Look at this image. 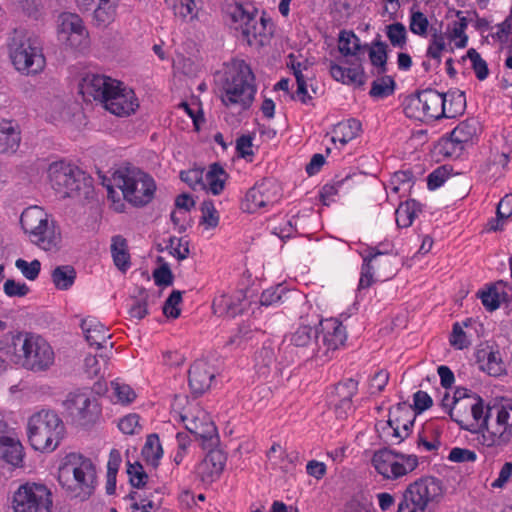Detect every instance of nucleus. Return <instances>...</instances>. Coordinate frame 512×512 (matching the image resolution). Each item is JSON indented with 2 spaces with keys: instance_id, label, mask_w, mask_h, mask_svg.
<instances>
[{
  "instance_id": "nucleus-1",
  "label": "nucleus",
  "mask_w": 512,
  "mask_h": 512,
  "mask_svg": "<svg viewBox=\"0 0 512 512\" xmlns=\"http://www.w3.org/2000/svg\"><path fill=\"white\" fill-rule=\"evenodd\" d=\"M96 467L92 460L80 453H69L58 469V481L72 498L87 500L96 487Z\"/></svg>"
},
{
  "instance_id": "nucleus-2",
  "label": "nucleus",
  "mask_w": 512,
  "mask_h": 512,
  "mask_svg": "<svg viewBox=\"0 0 512 512\" xmlns=\"http://www.w3.org/2000/svg\"><path fill=\"white\" fill-rule=\"evenodd\" d=\"M15 363L33 373L49 371L55 364V352L42 336L30 332L12 335Z\"/></svg>"
},
{
  "instance_id": "nucleus-3",
  "label": "nucleus",
  "mask_w": 512,
  "mask_h": 512,
  "mask_svg": "<svg viewBox=\"0 0 512 512\" xmlns=\"http://www.w3.org/2000/svg\"><path fill=\"white\" fill-rule=\"evenodd\" d=\"M231 21V27L241 33L243 40L249 45H265L273 34V23L263 15L258 16V11L252 5L234 3L226 10Z\"/></svg>"
},
{
  "instance_id": "nucleus-4",
  "label": "nucleus",
  "mask_w": 512,
  "mask_h": 512,
  "mask_svg": "<svg viewBox=\"0 0 512 512\" xmlns=\"http://www.w3.org/2000/svg\"><path fill=\"white\" fill-rule=\"evenodd\" d=\"M65 435V425L53 410L34 413L27 423V437L31 447L41 452L54 451Z\"/></svg>"
},
{
  "instance_id": "nucleus-5",
  "label": "nucleus",
  "mask_w": 512,
  "mask_h": 512,
  "mask_svg": "<svg viewBox=\"0 0 512 512\" xmlns=\"http://www.w3.org/2000/svg\"><path fill=\"white\" fill-rule=\"evenodd\" d=\"M255 77L243 60L233 63L222 86L221 101L226 107H250L256 93Z\"/></svg>"
},
{
  "instance_id": "nucleus-6",
  "label": "nucleus",
  "mask_w": 512,
  "mask_h": 512,
  "mask_svg": "<svg viewBox=\"0 0 512 512\" xmlns=\"http://www.w3.org/2000/svg\"><path fill=\"white\" fill-rule=\"evenodd\" d=\"M9 56L15 69L25 75H35L45 67L41 42L28 32L15 30L8 44Z\"/></svg>"
},
{
  "instance_id": "nucleus-7",
  "label": "nucleus",
  "mask_w": 512,
  "mask_h": 512,
  "mask_svg": "<svg viewBox=\"0 0 512 512\" xmlns=\"http://www.w3.org/2000/svg\"><path fill=\"white\" fill-rule=\"evenodd\" d=\"M20 224L30 241L45 251H56L60 247L61 234L49 215L39 206L26 208Z\"/></svg>"
},
{
  "instance_id": "nucleus-8",
  "label": "nucleus",
  "mask_w": 512,
  "mask_h": 512,
  "mask_svg": "<svg viewBox=\"0 0 512 512\" xmlns=\"http://www.w3.org/2000/svg\"><path fill=\"white\" fill-rule=\"evenodd\" d=\"M51 187L62 198L87 195L91 189V178L77 166L65 161L53 162L48 167Z\"/></svg>"
},
{
  "instance_id": "nucleus-9",
  "label": "nucleus",
  "mask_w": 512,
  "mask_h": 512,
  "mask_svg": "<svg viewBox=\"0 0 512 512\" xmlns=\"http://www.w3.org/2000/svg\"><path fill=\"white\" fill-rule=\"evenodd\" d=\"M442 483L435 477H422L410 483L403 493L397 512H426L430 504L439 502Z\"/></svg>"
},
{
  "instance_id": "nucleus-10",
  "label": "nucleus",
  "mask_w": 512,
  "mask_h": 512,
  "mask_svg": "<svg viewBox=\"0 0 512 512\" xmlns=\"http://www.w3.org/2000/svg\"><path fill=\"white\" fill-rule=\"evenodd\" d=\"M113 180L121 189L124 199L134 206H145L154 197L156 184L153 178L143 171H118L114 174Z\"/></svg>"
},
{
  "instance_id": "nucleus-11",
  "label": "nucleus",
  "mask_w": 512,
  "mask_h": 512,
  "mask_svg": "<svg viewBox=\"0 0 512 512\" xmlns=\"http://www.w3.org/2000/svg\"><path fill=\"white\" fill-rule=\"evenodd\" d=\"M418 457L403 454L388 448L376 451L372 457L375 470L388 480H396L414 471L418 466Z\"/></svg>"
},
{
  "instance_id": "nucleus-12",
  "label": "nucleus",
  "mask_w": 512,
  "mask_h": 512,
  "mask_svg": "<svg viewBox=\"0 0 512 512\" xmlns=\"http://www.w3.org/2000/svg\"><path fill=\"white\" fill-rule=\"evenodd\" d=\"M64 405L73 421L83 427L95 424L101 415L98 399L88 389L69 393Z\"/></svg>"
},
{
  "instance_id": "nucleus-13",
  "label": "nucleus",
  "mask_w": 512,
  "mask_h": 512,
  "mask_svg": "<svg viewBox=\"0 0 512 512\" xmlns=\"http://www.w3.org/2000/svg\"><path fill=\"white\" fill-rule=\"evenodd\" d=\"M415 418L412 405L402 402L390 410V417L385 423L380 422L376 427L378 430L381 429L382 437L386 442L401 443L410 435Z\"/></svg>"
},
{
  "instance_id": "nucleus-14",
  "label": "nucleus",
  "mask_w": 512,
  "mask_h": 512,
  "mask_svg": "<svg viewBox=\"0 0 512 512\" xmlns=\"http://www.w3.org/2000/svg\"><path fill=\"white\" fill-rule=\"evenodd\" d=\"M51 492L42 484H25L13 497L14 512H50Z\"/></svg>"
},
{
  "instance_id": "nucleus-15",
  "label": "nucleus",
  "mask_w": 512,
  "mask_h": 512,
  "mask_svg": "<svg viewBox=\"0 0 512 512\" xmlns=\"http://www.w3.org/2000/svg\"><path fill=\"white\" fill-rule=\"evenodd\" d=\"M496 423L489 434H483L482 444L487 447L506 446L512 440V401L505 400L493 405Z\"/></svg>"
},
{
  "instance_id": "nucleus-16",
  "label": "nucleus",
  "mask_w": 512,
  "mask_h": 512,
  "mask_svg": "<svg viewBox=\"0 0 512 512\" xmlns=\"http://www.w3.org/2000/svg\"><path fill=\"white\" fill-rule=\"evenodd\" d=\"M293 351L303 360H320V336L317 327L301 325L289 338Z\"/></svg>"
},
{
  "instance_id": "nucleus-17",
  "label": "nucleus",
  "mask_w": 512,
  "mask_h": 512,
  "mask_svg": "<svg viewBox=\"0 0 512 512\" xmlns=\"http://www.w3.org/2000/svg\"><path fill=\"white\" fill-rule=\"evenodd\" d=\"M181 418L185 428L195 435L203 449L218 447L220 439L217 428L206 412L198 411L196 415H183Z\"/></svg>"
},
{
  "instance_id": "nucleus-18",
  "label": "nucleus",
  "mask_w": 512,
  "mask_h": 512,
  "mask_svg": "<svg viewBox=\"0 0 512 512\" xmlns=\"http://www.w3.org/2000/svg\"><path fill=\"white\" fill-rule=\"evenodd\" d=\"M119 84L120 81L105 75L87 74L82 79L79 90L87 100L92 98L105 107Z\"/></svg>"
},
{
  "instance_id": "nucleus-19",
  "label": "nucleus",
  "mask_w": 512,
  "mask_h": 512,
  "mask_svg": "<svg viewBox=\"0 0 512 512\" xmlns=\"http://www.w3.org/2000/svg\"><path fill=\"white\" fill-rule=\"evenodd\" d=\"M320 361H327L331 354L344 345L347 339L345 327L335 318L319 321Z\"/></svg>"
},
{
  "instance_id": "nucleus-20",
  "label": "nucleus",
  "mask_w": 512,
  "mask_h": 512,
  "mask_svg": "<svg viewBox=\"0 0 512 512\" xmlns=\"http://www.w3.org/2000/svg\"><path fill=\"white\" fill-rule=\"evenodd\" d=\"M280 198L279 187L272 179H264L250 188L242 204L243 210L254 213L276 203Z\"/></svg>"
},
{
  "instance_id": "nucleus-21",
  "label": "nucleus",
  "mask_w": 512,
  "mask_h": 512,
  "mask_svg": "<svg viewBox=\"0 0 512 512\" xmlns=\"http://www.w3.org/2000/svg\"><path fill=\"white\" fill-rule=\"evenodd\" d=\"M58 36L75 49L85 48L88 44V32L76 14L63 13L59 16Z\"/></svg>"
},
{
  "instance_id": "nucleus-22",
  "label": "nucleus",
  "mask_w": 512,
  "mask_h": 512,
  "mask_svg": "<svg viewBox=\"0 0 512 512\" xmlns=\"http://www.w3.org/2000/svg\"><path fill=\"white\" fill-rule=\"evenodd\" d=\"M410 105L421 111V117L429 120L445 117L447 111L445 95L431 88L425 89L411 98Z\"/></svg>"
},
{
  "instance_id": "nucleus-23",
  "label": "nucleus",
  "mask_w": 512,
  "mask_h": 512,
  "mask_svg": "<svg viewBox=\"0 0 512 512\" xmlns=\"http://www.w3.org/2000/svg\"><path fill=\"white\" fill-rule=\"evenodd\" d=\"M358 384L357 380L347 378L334 385L328 396V402L337 418L344 419L353 410L352 398L358 391Z\"/></svg>"
},
{
  "instance_id": "nucleus-24",
  "label": "nucleus",
  "mask_w": 512,
  "mask_h": 512,
  "mask_svg": "<svg viewBox=\"0 0 512 512\" xmlns=\"http://www.w3.org/2000/svg\"><path fill=\"white\" fill-rule=\"evenodd\" d=\"M120 0H76L81 11H93V21L98 27H106L116 17Z\"/></svg>"
},
{
  "instance_id": "nucleus-25",
  "label": "nucleus",
  "mask_w": 512,
  "mask_h": 512,
  "mask_svg": "<svg viewBox=\"0 0 512 512\" xmlns=\"http://www.w3.org/2000/svg\"><path fill=\"white\" fill-rule=\"evenodd\" d=\"M208 452L205 458L197 465L196 473L202 482L212 483L222 474L227 457L217 447L206 449Z\"/></svg>"
},
{
  "instance_id": "nucleus-26",
  "label": "nucleus",
  "mask_w": 512,
  "mask_h": 512,
  "mask_svg": "<svg viewBox=\"0 0 512 512\" xmlns=\"http://www.w3.org/2000/svg\"><path fill=\"white\" fill-rule=\"evenodd\" d=\"M138 107L137 98L131 89L126 88L122 82L110 97L104 107L106 110L117 116H128Z\"/></svg>"
},
{
  "instance_id": "nucleus-27",
  "label": "nucleus",
  "mask_w": 512,
  "mask_h": 512,
  "mask_svg": "<svg viewBox=\"0 0 512 512\" xmlns=\"http://www.w3.org/2000/svg\"><path fill=\"white\" fill-rule=\"evenodd\" d=\"M213 378L214 374L206 362H194L189 369L188 375V382L192 395L195 398L203 395L210 388Z\"/></svg>"
},
{
  "instance_id": "nucleus-28",
  "label": "nucleus",
  "mask_w": 512,
  "mask_h": 512,
  "mask_svg": "<svg viewBox=\"0 0 512 512\" xmlns=\"http://www.w3.org/2000/svg\"><path fill=\"white\" fill-rule=\"evenodd\" d=\"M470 399L472 401L469 403L468 409H470L473 421L468 425H474L473 433L489 434L491 431L489 419L493 417V405L485 406L484 400L478 394L472 395Z\"/></svg>"
},
{
  "instance_id": "nucleus-29",
  "label": "nucleus",
  "mask_w": 512,
  "mask_h": 512,
  "mask_svg": "<svg viewBox=\"0 0 512 512\" xmlns=\"http://www.w3.org/2000/svg\"><path fill=\"white\" fill-rule=\"evenodd\" d=\"M389 245H379L376 247H369L366 251V254L363 257V265L361 268V276L359 280V289L369 288L374 280L373 275L375 273L374 262L377 261V258L381 255L387 254L389 249L387 248Z\"/></svg>"
},
{
  "instance_id": "nucleus-30",
  "label": "nucleus",
  "mask_w": 512,
  "mask_h": 512,
  "mask_svg": "<svg viewBox=\"0 0 512 512\" xmlns=\"http://www.w3.org/2000/svg\"><path fill=\"white\" fill-rule=\"evenodd\" d=\"M19 125L12 120L0 122V153H15L21 141Z\"/></svg>"
},
{
  "instance_id": "nucleus-31",
  "label": "nucleus",
  "mask_w": 512,
  "mask_h": 512,
  "mask_svg": "<svg viewBox=\"0 0 512 512\" xmlns=\"http://www.w3.org/2000/svg\"><path fill=\"white\" fill-rule=\"evenodd\" d=\"M479 131V122L475 118H469L460 122L451 132L450 139L445 141V148L454 143L463 150V145L472 141Z\"/></svg>"
},
{
  "instance_id": "nucleus-32",
  "label": "nucleus",
  "mask_w": 512,
  "mask_h": 512,
  "mask_svg": "<svg viewBox=\"0 0 512 512\" xmlns=\"http://www.w3.org/2000/svg\"><path fill=\"white\" fill-rule=\"evenodd\" d=\"M81 328L89 345L96 346L98 349L104 347L107 340L111 338L109 330L96 318L84 319Z\"/></svg>"
},
{
  "instance_id": "nucleus-33",
  "label": "nucleus",
  "mask_w": 512,
  "mask_h": 512,
  "mask_svg": "<svg viewBox=\"0 0 512 512\" xmlns=\"http://www.w3.org/2000/svg\"><path fill=\"white\" fill-rule=\"evenodd\" d=\"M244 301L245 295L242 292L237 293L235 296L222 294L214 299L213 309L215 313L233 318L244 310Z\"/></svg>"
},
{
  "instance_id": "nucleus-34",
  "label": "nucleus",
  "mask_w": 512,
  "mask_h": 512,
  "mask_svg": "<svg viewBox=\"0 0 512 512\" xmlns=\"http://www.w3.org/2000/svg\"><path fill=\"white\" fill-rule=\"evenodd\" d=\"M330 74L339 82L344 84L363 85L365 82L364 71L360 64H352L350 67H342L333 62L330 63Z\"/></svg>"
},
{
  "instance_id": "nucleus-35",
  "label": "nucleus",
  "mask_w": 512,
  "mask_h": 512,
  "mask_svg": "<svg viewBox=\"0 0 512 512\" xmlns=\"http://www.w3.org/2000/svg\"><path fill=\"white\" fill-rule=\"evenodd\" d=\"M468 26V19L462 11L456 12V19L447 24L445 35L447 39L455 42L457 48H464L467 45L468 37L465 30Z\"/></svg>"
},
{
  "instance_id": "nucleus-36",
  "label": "nucleus",
  "mask_w": 512,
  "mask_h": 512,
  "mask_svg": "<svg viewBox=\"0 0 512 512\" xmlns=\"http://www.w3.org/2000/svg\"><path fill=\"white\" fill-rule=\"evenodd\" d=\"M479 367L490 376L498 377L505 373V366L499 351L481 350L477 354Z\"/></svg>"
},
{
  "instance_id": "nucleus-37",
  "label": "nucleus",
  "mask_w": 512,
  "mask_h": 512,
  "mask_svg": "<svg viewBox=\"0 0 512 512\" xmlns=\"http://www.w3.org/2000/svg\"><path fill=\"white\" fill-rule=\"evenodd\" d=\"M361 127V122L354 118L340 122L334 129V136L332 137V141H339L342 145H346L348 142L355 139L359 135Z\"/></svg>"
},
{
  "instance_id": "nucleus-38",
  "label": "nucleus",
  "mask_w": 512,
  "mask_h": 512,
  "mask_svg": "<svg viewBox=\"0 0 512 512\" xmlns=\"http://www.w3.org/2000/svg\"><path fill=\"white\" fill-rule=\"evenodd\" d=\"M292 297L300 298V295L296 292L286 290L282 285L271 287L264 290L260 296L261 306H271L275 304H284Z\"/></svg>"
},
{
  "instance_id": "nucleus-39",
  "label": "nucleus",
  "mask_w": 512,
  "mask_h": 512,
  "mask_svg": "<svg viewBox=\"0 0 512 512\" xmlns=\"http://www.w3.org/2000/svg\"><path fill=\"white\" fill-rule=\"evenodd\" d=\"M111 254L117 268L125 272L130 267V255L127 250V241L120 235L112 237Z\"/></svg>"
},
{
  "instance_id": "nucleus-40",
  "label": "nucleus",
  "mask_w": 512,
  "mask_h": 512,
  "mask_svg": "<svg viewBox=\"0 0 512 512\" xmlns=\"http://www.w3.org/2000/svg\"><path fill=\"white\" fill-rule=\"evenodd\" d=\"M0 458L13 466H19L23 460V447L14 437L0 442Z\"/></svg>"
},
{
  "instance_id": "nucleus-41",
  "label": "nucleus",
  "mask_w": 512,
  "mask_h": 512,
  "mask_svg": "<svg viewBox=\"0 0 512 512\" xmlns=\"http://www.w3.org/2000/svg\"><path fill=\"white\" fill-rule=\"evenodd\" d=\"M226 179L227 174L223 167L218 163H213L205 175V185L211 193L218 195L224 189Z\"/></svg>"
},
{
  "instance_id": "nucleus-42",
  "label": "nucleus",
  "mask_w": 512,
  "mask_h": 512,
  "mask_svg": "<svg viewBox=\"0 0 512 512\" xmlns=\"http://www.w3.org/2000/svg\"><path fill=\"white\" fill-rule=\"evenodd\" d=\"M339 51L344 56L359 57L362 50H367L368 46H361L359 38L352 31H341L339 34Z\"/></svg>"
},
{
  "instance_id": "nucleus-43",
  "label": "nucleus",
  "mask_w": 512,
  "mask_h": 512,
  "mask_svg": "<svg viewBox=\"0 0 512 512\" xmlns=\"http://www.w3.org/2000/svg\"><path fill=\"white\" fill-rule=\"evenodd\" d=\"M51 276L57 289L68 290L75 282L76 270L71 265H61L52 271Z\"/></svg>"
},
{
  "instance_id": "nucleus-44",
  "label": "nucleus",
  "mask_w": 512,
  "mask_h": 512,
  "mask_svg": "<svg viewBox=\"0 0 512 512\" xmlns=\"http://www.w3.org/2000/svg\"><path fill=\"white\" fill-rule=\"evenodd\" d=\"M141 453L149 464L154 467L158 465L159 460L163 455V450L157 434H150L147 436Z\"/></svg>"
},
{
  "instance_id": "nucleus-45",
  "label": "nucleus",
  "mask_w": 512,
  "mask_h": 512,
  "mask_svg": "<svg viewBox=\"0 0 512 512\" xmlns=\"http://www.w3.org/2000/svg\"><path fill=\"white\" fill-rule=\"evenodd\" d=\"M387 48V44L380 40L374 41L372 47L368 48L370 61L378 68V74H384L387 71Z\"/></svg>"
},
{
  "instance_id": "nucleus-46",
  "label": "nucleus",
  "mask_w": 512,
  "mask_h": 512,
  "mask_svg": "<svg viewBox=\"0 0 512 512\" xmlns=\"http://www.w3.org/2000/svg\"><path fill=\"white\" fill-rule=\"evenodd\" d=\"M275 351L271 347L263 346L256 352L255 368L260 376H267L275 364Z\"/></svg>"
},
{
  "instance_id": "nucleus-47",
  "label": "nucleus",
  "mask_w": 512,
  "mask_h": 512,
  "mask_svg": "<svg viewBox=\"0 0 512 512\" xmlns=\"http://www.w3.org/2000/svg\"><path fill=\"white\" fill-rule=\"evenodd\" d=\"M447 99L446 118H454L463 113L466 107L465 93L460 90H451L443 93Z\"/></svg>"
},
{
  "instance_id": "nucleus-48",
  "label": "nucleus",
  "mask_w": 512,
  "mask_h": 512,
  "mask_svg": "<svg viewBox=\"0 0 512 512\" xmlns=\"http://www.w3.org/2000/svg\"><path fill=\"white\" fill-rule=\"evenodd\" d=\"M170 6L175 16L193 20L197 17L198 7L195 0H164Z\"/></svg>"
},
{
  "instance_id": "nucleus-49",
  "label": "nucleus",
  "mask_w": 512,
  "mask_h": 512,
  "mask_svg": "<svg viewBox=\"0 0 512 512\" xmlns=\"http://www.w3.org/2000/svg\"><path fill=\"white\" fill-rule=\"evenodd\" d=\"M148 298V292L143 288L139 289L137 296L130 298L131 303L128 310L130 317L141 320L148 314Z\"/></svg>"
},
{
  "instance_id": "nucleus-50",
  "label": "nucleus",
  "mask_w": 512,
  "mask_h": 512,
  "mask_svg": "<svg viewBox=\"0 0 512 512\" xmlns=\"http://www.w3.org/2000/svg\"><path fill=\"white\" fill-rule=\"evenodd\" d=\"M395 81L390 76H383L372 82L370 96L374 98H385L394 93Z\"/></svg>"
},
{
  "instance_id": "nucleus-51",
  "label": "nucleus",
  "mask_w": 512,
  "mask_h": 512,
  "mask_svg": "<svg viewBox=\"0 0 512 512\" xmlns=\"http://www.w3.org/2000/svg\"><path fill=\"white\" fill-rule=\"evenodd\" d=\"M500 286H496V284H491L487 286L485 290L479 291L477 293L478 298L481 299V302L485 309L489 312H493L500 307V298L499 291Z\"/></svg>"
},
{
  "instance_id": "nucleus-52",
  "label": "nucleus",
  "mask_w": 512,
  "mask_h": 512,
  "mask_svg": "<svg viewBox=\"0 0 512 512\" xmlns=\"http://www.w3.org/2000/svg\"><path fill=\"white\" fill-rule=\"evenodd\" d=\"M468 407L469 403H466L465 400L458 404H452V407L448 410V415L452 421L456 422L460 426L461 429L474 432V425H468V422L465 420Z\"/></svg>"
},
{
  "instance_id": "nucleus-53",
  "label": "nucleus",
  "mask_w": 512,
  "mask_h": 512,
  "mask_svg": "<svg viewBox=\"0 0 512 512\" xmlns=\"http://www.w3.org/2000/svg\"><path fill=\"white\" fill-rule=\"evenodd\" d=\"M386 35L393 47L403 49L407 42V31L405 26L396 22L386 27Z\"/></svg>"
},
{
  "instance_id": "nucleus-54",
  "label": "nucleus",
  "mask_w": 512,
  "mask_h": 512,
  "mask_svg": "<svg viewBox=\"0 0 512 512\" xmlns=\"http://www.w3.org/2000/svg\"><path fill=\"white\" fill-rule=\"evenodd\" d=\"M466 58L471 61L477 79L480 81L485 80L488 77L489 69L486 61L480 54L474 48H470L467 54L462 57V60L465 61Z\"/></svg>"
},
{
  "instance_id": "nucleus-55",
  "label": "nucleus",
  "mask_w": 512,
  "mask_h": 512,
  "mask_svg": "<svg viewBox=\"0 0 512 512\" xmlns=\"http://www.w3.org/2000/svg\"><path fill=\"white\" fill-rule=\"evenodd\" d=\"M166 249L179 261L186 259L190 252L188 241L175 236L169 238Z\"/></svg>"
},
{
  "instance_id": "nucleus-56",
  "label": "nucleus",
  "mask_w": 512,
  "mask_h": 512,
  "mask_svg": "<svg viewBox=\"0 0 512 512\" xmlns=\"http://www.w3.org/2000/svg\"><path fill=\"white\" fill-rule=\"evenodd\" d=\"M127 474L129 475L130 483L133 487L142 488L145 486L148 475L139 462L134 464L128 462Z\"/></svg>"
},
{
  "instance_id": "nucleus-57",
  "label": "nucleus",
  "mask_w": 512,
  "mask_h": 512,
  "mask_svg": "<svg viewBox=\"0 0 512 512\" xmlns=\"http://www.w3.org/2000/svg\"><path fill=\"white\" fill-rule=\"evenodd\" d=\"M201 224L206 225L207 228H215L219 223L218 212L211 200H205L201 204Z\"/></svg>"
},
{
  "instance_id": "nucleus-58",
  "label": "nucleus",
  "mask_w": 512,
  "mask_h": 512,
  "mask_svg": "<svg viewBox=\"0 0 512 512\" xmlns=\"http://www.w3.org/2000/svg\"><path fill=\"white\" fill-rule=\"evenodd\" d=\"M157 261L161 263L160 267L153 271L154 282L157 286H170L173 283V274L168 263L158 257Z\"/></svg>"
},
{
  "instance_id": "nucleus-59",
  "label": "nucleus",
  "mask_w": 512,
  "mask_h": 512,
  "mask_svg": "<svg viewBox=\"0 0 512 512\" xmlns=\"http://www.w3.org/2000/svg\"><path fill=\"white\" fill-rule=\"evenodd\" d=\"M182 301V293L178 290H173L163 305V313L167 317L177 318L180 315L178 305Z\"/></svg>"
},
{
  "instance_id": "nucleus-60",
  "label": "nucleus",
  "mask_w": 512,
  "mask_h": 512,
  "mask_svg": "<svg viewBox=\"0 0 512 512\" xmlns=\"http://www.w3.org/2000/svg\"><path fill=\"white\" fill-rule=\"evenodd\" d=\"M15 266L22 272L25 278L31 281L38 277L41 269V263L36 259L30 263L24 259H17Z\"/></svg>"
},
{
  "instance_id": "nucleus-61",
  "label": "nucleus",
  "mask_w": 512,
  "mask_h": 512,
  "mask_svg": "<svg viewBox=\"0 0 512 512\" xmlns=\"http://www.w3.org/2000/svg\"><path fill=\"white\" fill-rule=\"evenodd\" d=\"M118 428L127 435L137 434L141 430L139 424V416L137 414H129L119 420Z\"/></svg>"
},
{
  "instance_id": "nucleus-62",
  "label": "nucleus",
  "mask_w": 512,
  "mask_h": 512,
  "mask_svg": "<svg viewBox=\"0 0 512 512\" xmlns=\"http://www.w3.org/2000/svg\"><path fill=\"white\" fill-rule=\"evenodd\" d=\"M415 217V212L410 209L409 203L401 204L395 210V221L398 227H409Z\"/></svg>"
},
{
  "instance_id": "nucleus-63",
  "label": "nucleus",
  "mask_w": 512,
  "mask_h": 512,
  "mask_svg": "<svg viewBox=\"0 0 512 512\" xmlns=\"http://www.w3.org/2000/svg\"><path fill=\"white\" fill-rule=\"evenodd\" d=\"M428 26V19L422 12L417 11L412 13L409 25L412 33L424 36L427 33Z\"/></svg>"
},
{
  "instance_id": "nucleus-64",
  "label": "nucleus",
  "mask_w": 512,
  "mask_h": 512,
  "mask_svg": "<svg viewBox=\"0 0 512 512\" xmlns=\"http://www.w3.org/2000/svg\"><path fill=\"white\" fill-rule=\"evenodd\" d=\"M413 401H414V405L412 406V411L415 414V416L417 414H420L423 411L427 410L433 404V400L429 396V394L427 392L421 391V390L414 393Z\"/></svg>"
}]
</instances>
